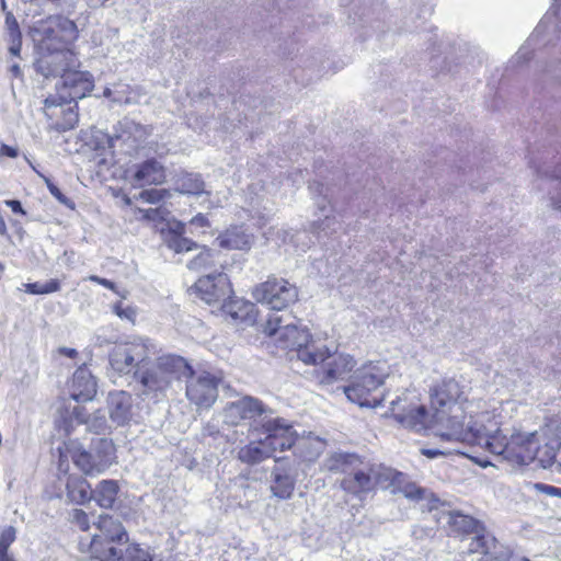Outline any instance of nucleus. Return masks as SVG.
<instances>
[{"mask_svg":"<svg viewBox=\"0 0 561 561\" xmlns=\"http://www.w3.org/2000/svg\"><path fill=\"white\" fill-rule=\"evenodd\" d=\"M35 69L38 73L48 77H62L71 68L79 66L76 54L67 47L51 50H39V57L35 61Z\"/></svg>","mask_w":561,"mask_h":561,"instance_id":"obj_14","label":"nucleus"},{"mask_svg":"<svg viewBox=\"0 0 561 561\" xmlns=\"http://www.w3.org/2000/svg\"><path fill=\"white\" fill-rule=\"evenodd\" d=\"M186 397L190 402L194 403L198 409H209L218 397V382L214 375L203 371L195 375L187 374Z\"/></svg>","mask_w":561,"mask_h":561,"instance_id":"obj_15","label":"nucleus"},{"mask_svg":"<svg viewBox=\"0 0 561 561\" xmlns=\"http://www.w3.org/2000/svg\"><path fill=\"white\" fill-rule=\"evenodd\" d=\"M265 436V444L271 449L272 456L276 451H285L296 446L297 449L305 448L309 440L298 437L293 426L284 419L275 417L265 420L262 424Z\"/></svg>","mask_w":561,"mask_h":561,"instance_id":"obj_12","label":"nucleus"},{"mask_svg":"<svg viewBox=\"0 0 561 561\" xmlns=\"http://www.w3.org/2000/svg\"><path fill=\"white\" fill-rule=\"evenodd\" d=\"M96 380L85 367L78 368L70 385V396L77 402L90 401L96 394Z\"/></svg>","mask_w":561,"mask_h":561,"instance_id":"obj_24","label":"nucleus"},{"mask_svg":"<svg viewBox=\"0 0 561 561\" xmlns=\"http://www.w3.org/2000/svg\"><path fill=\"white\" fill-rule=\"evenodd\" d=\"M374 466L370 461L358 459V465L351 469L350 473L341 481V488L357 497L367 494L375 488V480L373 477Z\"/></svg>","mask_w":561,"mask_h":561,"instance_id":"obj_20","label":"nucleus"},{"mask_svg":"<svg viewBox=\"0 0 561 561\" xmlns=\"http://www.w3.org/2000/svg\"><path fill=\"white\" fill-rule=\"evenodd\" d=\"M113 311L121 319H126V320H129V321H134L135 316H136L135 310L131 307H128V306L127 307H123L122 304H116L113 307Z\"/></svg>","mask_w":561,"mask_h":561,"instance_id":"obj_51","label":"nucleus"},{"mask_svg":"<svg viewBox=\"0 0 561 561\" xmlns=\"http://www.w3.org/2000/svg\"><path fill=\"white\" fill-rule=\"evenodd\" d=\"M300 461L297 458H276L271 472V492L280 500L293 496Z\"/></svg>","mask_w":561,"mask_h":561,"instance_id":"obj_13","label":"nucleus"},{"mask_svg":"<svg viewBox=\"0 0 561 561\" xmlns=\"http://www.w3.org/2000/svg\"><path fill=\"white\" fill-rule=\"evenodd\" d=\"M108 411L111 420L118 426L127 424L133 419V398L125 391L108 394Z\"/></svg>","mask_w":561,"mask_h":561,"instance_id":"obj_25","label":"nucleus"},{"mask_svg":"<svg viewBox=\"0 0 561 561\" xmlns=\"http://www.w3.org/2000/svg\"><path fill=\"white\" fill-rule=\"evenodd\" d=\"M218 245L228 250H247L251 244V236L241 226L227 229L216 239Z\"/></svg>","mask_w":561,"mask_h":561,"instance_id":"obj_29","label":"nucleus"},{"mask_svg":"<svg viewBox=\"0 0 561 561\" xmlns=\"http://www.w3.org/2000/svg\"><path fill=\"white\" fill-rule=\"evenodd\" d=\"M58 352H59L60 354H62V355H66V356L70 357V358H73V357H76V356L78 355L77 350H75V348H69V347H60V348L58 350Z\"/></svg>","mask_w":561,"mask_h":561,"instance_id":"obj_61","label":"nucleus"},{"mask_svg":"<svg viewBox=\"0 0 561 561\" xmlns=\"http://www.w3.org/2000/svg\"><path fill=\"white\" fill-rule=\"evenodd\" d=\"M150 135V129L130 119L118 123L116 134L110 138V146L115 148L117 144L126 153L136 151Z\"/></svg>","mask_w":561,"mask_h":561,"instance_id":"obj_19","label":"nucleus"},{"mask_svg":"<svg viewBox=\"0 0 561 561\" xmlns=\"http://www.w3.org/2000/svg\"><path fill=\"white\" fill-rule=\"evenodd\" d=\"M95 525L100 534L79 540V550L90 553V561H151L146 551L127 545L126 531L113 517L101 515Z\"/></svg>","mask_w":561,"mask_h":561,"instance_id":"obj_1","label":"nucleus"},{"mask_svg":"<svg viewBox=\"0 0 561 561\" xmlns=\"http://www.w3.org/2000/svg\"><path fill=\"white\" fill-rule=\"evenodd\" d=\"M543 176L552 184V191L549 192V205L552 209L561 211V169L551 172L545 171Z\"/></svg>","mask_w":561,"mask_h":561,"instance_id":"obj_40","label":"nucleus"},{"mask_svg":"<svg viewBox=\"0 0 561 561\" xmlns=\"http://www.w3.org/2000/svg\"><path fill=\"white\" fill-rule=\"evenodd\" d=\"M192 374V367L181 356L163 355L150 367L139 368L135 371V378L142 386V393L158 397L163 394L174 380Z\"/></svg>","mask_w":561,"mask_h":561,"instance_id":"obj_4","label":"nucleus"},{"mask_svg":"<svg viewBox=\"0 0 561 561\" xmlns=\"http://www.w3.org/2000/svg\"><path fill=\"white\" fill-rule=\"evenodd\" d=\"M447 523L457 533L472 534L473 537L491 535L480 522L459 512H449L447 514Z\"/></svg>","mask_w":561,"mask_h":561,"instance_id":"obj_27","label":"nucleus"},{"mask_svg":"<svg viewBox=\"0 0 561 561\" xmlns=\"http://www.w3.org/2000/svg\"><path fill=\"white\" fill-rule=\"evenodd\" d=\"M144 94L142 89L138 85L131 87L125 83H117L113 102L126 105L137 104Z\"/></svg>","mask_w":561,"mask_h":561,"instance_id":"obj_38","label":"nucleus"},{"mask_svg":"<svg viewBox=\"0 0 561 561\" xmlns=\"http://www.w3.org/2000/svg\"><path fill=\"white\" fill-rule=\"evenodd\" d=\"M270 457L273 456L270 447L265 444V438L259 442H251L238 451V459L249 465L259 463Z\"/></svg>","mask_w":561,"mask_h":561,"instance_id":"obj_31","label":"nucleus"},{"mask_svg":"<svg viewBox=\"0 0 561 561\" xmlns=\"http://www.w3.org/2000/svg\"><path fill=\"white\" fill-rule=\"evenodd\" d=\"M164 180V168L154 159L141 163L134 174V182L140 186L146 184H161Z\"/></svg>","mask_w":561,"mask_h":561,"instance_id":"obj_28","label":"nucleus"},{"mask_svg":"<svg viewBox=\"0 0 561 561\" xmlns=\"http://www.w3.org/2000/svg\"><path fill=\"white\" fill-rule=\"evenodd\" d=\"M61 457H70L76 466L85 474H99L108 469L115 461V446L105 437H96L91 442L90 449H84L78 440L69 439L59 448Z\"/></svg>","mask_w":561,"mask_h":561,"instance_id":"obj_5","label":"nucleus"},{"mask_svg":"<svg viewBox=\"0 0 561 561\" xmlns=\"http://www.w3.org/2000/svg\"><path fill=\"white\" fill-rule=\"evenodd\" d=\"M244 419H254L266 412L265 405L256 398L243 397L237 401Z\"/></svg>","mask_w":561,"mask_h":561,"instance_id":"obj_41","label":"nucleus"},{"mask_svg":"<svg viewBox=\"0 0 561 561\" xmlns=\"http://www.w3.org/2000/svg\"><path fill=\"white\" fill-rule=\"evenodd\" d=\"M89 280L91 282H94V283H98L111 290H115V284L113 282H111L110 279H106V278H102V277H99L96 275H91L89 277Z\"/></svg>","mask_w":561,"mask_h":561,"instance_id":"obj_54","label":"nucleus"},{"mask_svg":"<svg viewBox=\"0 0 561 561\" xmlns=\"http://www.w3.org/2000/svg\"><path fill=\"white\" fill-rule=\"evenodd\" d=\"M16 538V530L13 526H7L2 529L0 536V552L9 551V547Z\"/></svg>","mask_w":561,"mask_h":561,"instance_id":"obj_46","label":"nucleus"},{"mask_svg":"<svg viewBox=\"0 0 561 561\" xmlns=\"http://www.w3.org/2000/svg\"><path fill=\"white\" fill-rule=\"evenodd\" d=\"M469 543V552L482 553L480 561H508L511 553L507 549L499 546L496 539L492 535H480L471 537Z\"/></svg>","mask_w":561,"mask_h":561,"instance_id":"obj_22","label":"nucleus"},{"mask_svg":"<svg viewBox=\"0 0 561 561\" xmlns=\"http://www.w3.org/2000/svg\"><path fill=\"white\" fill-rule=\"evenodd\" d=\"M5 33L7 42L22 38L19 23L12 12L5 14Z\"/></svg>","mask_w":561,"mask_h":561,"instance_id":"obj_44","label":"nucleus"},{"mask_svg":"<svg viewBox=\"0 0 561 561\" xmlns=\"http://www.w3.org/2000/svg\"><path fill=\"white\" fill-rule=\"evenodd\" d=\"M26 291L32 295H44V288L39 282L26 284Z\"/></svg>","mask_w":561,"mask_h":561,"instance_id":"obj_56","label":"nucleus"},{"mask_svg":"<svg viewBox=\"0 0 561 561\" xmlns=\"http://www.w3.org/2000/svg\"><path fill=\"white\" fill-rule=\"evenodd\" d=\"M536 434H513L510 438L507 460L518 465H528L536 459Z\"/></svg>","mask_w":561,"mask_h":561,"instance_id":"obj_21","label":"nucleus"},{"mask_svg":"<svg viewBox=\"0 0 561 561\" xmlns=\"http://www.w3.org/2000/svg\"><path fill=\"white\" fill-rule=\"evenodd\" d=\"M67 497L70 502L83 504L91 499L90 485L87 480L79 477H70L66 483Z\"/></svg>","mask_w":561,"mask_h":561,"instance_id":"obj_34","label":"nucleus"},{"mask_svg":"<svg viewBox=\"0 0 561 561\" xmlns=\"http://www.w3.org/2000/svg\"><path fill=\"white\" fill-rule=\"evenodd\" d=\"M118 492V485L114 480H103L99 483L94 491L96 503L104 508L113 506Z\"/></svg>","mask_w":561,"mask_h":561,"instance_id":"obj_35","label":"nucleus"},{"mask_svg":"<svg viewBox=\"0 0 561 561\" xmlns=\"http://www.w3.org/2000/svg\"><path fill=\"white\" fill-rule=\"evenodd\" d=\"M47 182V187L50 192V194L57 199L59 201L61 204L68 206V207H72V203L69 198H67L62 193L61 191L55 185L53 184L51 182L49 181H46Z\"/></svg>","mask_w":561,"mask_h":561,"instance_id":"obj_52","label":"nucleus"},{"mask_svg":"<svg viewBox=\"0 0 561 561\" xmlns=\"http://www.w3.org/2000/svg\"><path fill=\"white\" fill-rule=\"evenodd\" d=\"M154 354V346L141 337L116 344L110 353V364L119 374H129L142 368L144 363Z\"/></svg>","mask_w":561,"mask_h":561,"instance_id":"obj_9","label":"nucleus"},{"mask_svg":"<svg viewBox=\"0 0 561 561\" xmlns=\"http://www.w3.org/2000/svg\"><path fill=\"white\" fill-rule=\"evenodd\" d=\"M70 519L78 525L81 530L87 531L89 529V517L84 511L79 508L73 510L70 513Z\"/></svg>","mask_w":561,"mask_h":561,"instance_id":"obj_48","label":"nucleus"},{"mask_svg":"<svg viewBox=\"0 0 561 561\" xmlns=\"http://www.w3.org/2000/svg\"><path fill=\"white\" fill-rule=\"evenodd\" d=\"M190 224L192 226L201 227V228L208 227V225H209L208 219L202 214H198L195 217H193L191 219Z\"/></svg>","mask_w":561,"mask_h":561,"instance_id":"obj_57","label":"nucleus"},{"mask_svg":"<svg viewBox=\"0 0 561 561\" xmlns=\"http://www.w3.org/2000/svg\"><path fill=\"white\" fill-rule=\"evenodd\" d=\"M388 376L389 368L385 362L365 363L352 374L343 391L350 401L359 407L377 408L383 398H379L375 392Z\"/></svg>","mask_w":561,"mask_h":561,"instance_id":"obj_3","label":"nucleus"},{"mask_svg":"<svg viewBox=\"0 0 561 561\" xmlns=\"http://www.w3.org/2000/svg\"><path fill=\"white\" fill-rule=\"evenodd\" d=\"M0 561H14L8 551L0 552Z\"/></svg>","mask_w":561,"mask_h":561,"instance_id":"obj_64","label":"nucleus"},{"mask_svg":"<svg viewBox=\"0 0 561 561\" xmlns=\"http://www.w3.org/2000/svg\"><path fill=\"white\" fill-rule=\"evenodd\" d=\"M290 314L271 312L263 325V332L275 337L278 347L288 350L290 358L296 356L306 365H318L330 358L329 348L312 339L307 330L299 329Z\"/></svg>","mask_w":561,"mask_h":561,"instance_id":"obj_2","label":"nucleus"},{"mask_svg":"<svg viewBox=\"0 0 561 561\" xmlns=\"http://www.w3.org/2000/svg\"><path fill=\"white\" fill-rule=\"evenodd\" d=\"M201 300L208 305H222L232 294L228 276L225 273L209 274L199 277L192 287Z\"/></svg>","mask_w":561,"mask_h":561,"instance_id":"obj_16","label":"nucleus"},{"mask_svg":"<svg viewBox=\"0 0 561 561\" xmlns=\"http://www.w3.org/2000/svg\"><path fill=\"white\" fill-rule=\"evenodd\" d=\"M536 488L538 490L545 491L548 494H558V493L561 492V489H557V488L550 486V485H545V484H541V483H537Z\"/></svg>","mask_w":561,"mask_h":561,"instance_id":"obj_59","label":"nucleus"},{"mask_svg":"<svg viewBox=\"0 0 561 561\" xmlns=\"http://www.w3.org/2000/svg\"><path fill=\"white\" fill-rule=\"evenodd\" d=\"M359 457L355 454L335 453L324 461V468L331 472H342L347 476L354 466L358 465Z\"/></svg>","mask_w":561,"mask_h":561,"instance_id":"obj_33","label":"nucleus"},{"mask_svg":"<svg viewBox=\"0 0 561 561\" xmlns=\"http://www.w3.org/2000/svg\"><path fill=\"white\" fill-rule=\"evenodd\" d=\"M545 434L553 435L551 439H559L561 442V417H552L546 424Z\"/></svg>","mask_w":561,"mask_h":561,"instance_id":"obj_49","label":"nucleus"},{"mask_svg":"<svg viewBox=\"0 0 561 561\" xmlns=\"http://www.w3.org/2000/svg\"><path fill=\"white\" fill-rule=\"evenodd\" d=\"M110 0H87L88 4L90 7H101L104 5Z\"/></svg>","mask_w":561,"mask_h":561,"instance_id":"obj_63","label":"nucleus"},{"mask_svg":"<svg viewBox=\"0 0 561 561\" xmlns=\"http://www.w3.org/2000/svg\"><path fill=\"white\" fill-rule=\"evenodd\" d=\"M221 309L234 321L247 325H253L256 322L257 310L255 305L250 301L230 297L221 305Z\"/></svg>","mask_w":561,"mask_h":561,"instance_id":"obj_26","label":"nucleus"},{"mask_svg":"<svg viewBox=\"0 0 561 561\" xmlns=\"http://www.w3.org/2000/svg\"><path fill=\"white\" fill-rule=\"evenodd\" d=\"M44 294H50L60 289V284L57 279H49L48 282L42 283Z\"/></svg>","mask_w":561,"mask_h":561,"instance_id":"obj_53","label":"nucleus"},{"mask_svg":"<svg viewBox=\"0 0 561 561\" xmlns=\"http://www.w3.org/2000/svg\"><path fill=\"white\" fill-rule=\"evenodd\" d=\"M453 453H460L457 448H422L421 454L425 457L433 459L438 456H447Z\"/></svg>","mask_w":561,"mask_h":561,"instance_id":"obj_50","label":"nucleus"},{"mask_svg":"<svg viewBox=\"0 0 561 561\" xmlns=\"http://www.w3.org/2000/svg\"><path fill=\"white\" fill-rule=\"evenodd\" d=\"M419 401V396L414 391L405 390L390 401L392 416L404 427L415 431L431 428L430 412Z\"/></svg>","mask_w":561,"mask_h":561,"instance_id":"obj_10","label":"nucleus"},{"mask_svg":"<svg viewBox=\"0 0 561 561\" xmlns=\"http://www.w3.org/2000/svg\"><path fill=\"white\" fill-rule=\"evenodd\" d=\"M481 437L484 440L481 445L482 447L486 448L492 454L502 455L505 459H507L510 439L501 435L497 426L496 432L490 433L488 436L484 435Z\"/></svg>","mask_w":561,"mask_h":561,"instance_id":"obj_39","label":"nucleus"},{"mask_svg":"<svg viewBox=\"0 0 561 561\" xmlns=\"http://www.w3.org/2000/svg\"><path fill=\"white\" fill-rule=\"evenodd\" d=\"M10 71L13 73L14 77H21L22 76V70H21V68H20V66L18 64H13L10 67Z\"/></svg>","mask_w":561,"mask_h":561,"instance_id":"obj_62","label":"nucleus"},{"mask_svg":"<svg viewBox=\"0 0 561 561\" xmlns=\"http://www.w3.org/2000/svg\"><path fill=\"white\" fill-rule=\"evenodd\" d=\"M30 33L38 50H51L72 43L78 37V27L68 18L55 15L35 22Z\"/></svg>","mask_w":561,"mask_h":561,"instance_id":"obj_7","label":"nucleus"},{"mask_svg":"<svg viewBox=\"0 0 561 561\" xmlns=\"http://www.w3.org/2000/svg\"><path fill=\"white\" fill-rule=\"evenodd\" d=\"M165 195H168L165 190L150 188L140 192L139 198L144 202L154 204L162 201Z\"/></svg>","mask_w":561,"mask_h":561,"instance_id":"obj_47","label":"nucleus"},{"mask_svg":"<svg viewBox=\"0 0 561 561\" xmlns=\"http://www.w3.org/2000/svg\"><path fill=\"white\" fill-rule=\"evenodd\" d=\"M93 77L88 71L71 68L62 75L57 85L58 98L61 103H71L85 98L93 89Z\"/></svg>","mask_w":561,"mask_h":561,"instance_id":"obj_17","label":"nucleus"},{"mask_svg":"<svg viewBox=\"0 0 561 561\" xmlns=\"http://www.w3.org/2000/svg\"><path fill=\"white\" fill-rule=\"evenodd\" d=\"M561 447L559 439H550L543 446H539L536 440V459L542 468H550L557 457V451Z\"/></svg>","mask_w":561,"mask_h":561,"instance_id":"obj_37","label":"nucleus"},{"mask_svg":"<svg viewBox=\"0 0 561 561\" xmlns=\"http://www.w3.org/2000/svg\"><path fill=\"white\" fill-rule=\"evenodd\" d=\"M0 156H5V157H9V158H16L18 157V149L2 144L1 147H0Z\"/></svg>","mask_w":561,"mask_h":561,"instance_id":"obj_58","label":"nucleus"},{"mask_svg":"<svg viewBox=\"0 0 561 561\" xmlns=\"http://www.w3.org/2000/svg\"><path fill=\"white\" fill-rule=\"evenodd\" d=\"M460 396L459 383L454 379L443 380L431 391V428L446 430L455 420L465 419L463 409L457 403Z\"/></svg>","mask_w":561,"mask_h":561,"instance_id":"obj_6","label":"nucleus"},{"mask_svg":"<svg viewBox=\"0 0 561 561\" xmlns=\"http://www.w3.org/2000/svg\"><path fill=\"white\" fill-rule=\"evenodd\" d=\"M354 366L355 360L351 355L336 354L325 364L320 382L330 385L340 380H350Z\"/></svg>","mask_w":561,"mask_h":561,"instance_id":"obj_23","label":"nucleus"},{"mask_svg":"<svg viewBox=\"0 0 561 561\" xmlns=\"http://www.w3.org/2000/svg\"><path fill=\"white\" fill-rule=\"evenodd\" d=\"M55 423L57 428L64 432L65 436L70 435L76 425L85 424L88 431L96 434L103 433L107 428L104 415L87 417L84 409L79 405H75L71 409L65 408L59 410V415Z\"/></svg>","mask_w":561,"mask_h":561,"instance_id":"obj_18","label":"nucleus"},{"mask_svg":"<svg viewBox=\"0 0 561 561\" xmlns=\"http://www.w3.org/2000/svg\"><path fill=\"white\" fill-rule=\"evenodd\" d=\"M215 265V253L206 247H202L198 254L187 263V268L199 272Z\"/></svg>","mask_w":561,"mask_h":561,"instance_id":"obj_42","label":"nucleus"},{"mask_svg":"<svg viewBox=\"0 0 561 561\" xmlns=\"http://www.w3.org/2000/svg\"><path fill=\"white\" fill-rule=\"evenodd\" d=\"M5 204L11 207V209L14 211V213H24L23 209H22V205L19 201H14V199H10V201H5Z\"/></svg>","mask_w":561,"mask_h":561,"instance_id":"obj_60","label":"nucleus"},{"mask_svg":"<svg viewBox=\"0 0 561 561\" xmlns=\"http://www.w3.org/2000/svg\"><path fill=\"white\" fill-rule=\"evenodd\" d=\"M374 472L373 477L375 480V486L378 485L381 489H388L404 482V476L401 472L393 470L392 468L385 467L380 463H373Z\"/></svg>","mask_w":561,"mask_h":561,"instance_id":"obj_32","label":"nucleus"},{"mask_svg":"<svg viewBox=\"0 0 561 561\" xmlns=\"http://www.w3.org/2000/svg\"><path fill=\"white\" fill-rule=\"evenodd\" d=\"M184 226L181 222L174 224L170 229L164 232V243L175 253L190 252L198 249V244L193 240L183 236Z\"/></svg>","mask_w":561,"mask_h":561,"instance_id":"obj_30","label":"nucleus"},{"mask_svg":"<svg viewBox=\"0 0 561 561\" xmlns=\"http://www.w3.org/2000/svg\"><path fill=\"white\" fill-rule=\"evenodd\" d=\"M496 423L489 412H483L477 420L469 422L467 427L463 426V419H458L447 425L446 430L439 428L434 433L442 442L468 443L481 446L484 442L481 436H488L490 433L496 432Z\"/></svg>","mask_w":561,"mask_h":561,"instance_id":"obj_8","label":"nucleus"},{"mask_svg":"<svg viewBox=\"0 0 561 561\" xmlns=\"http://www.w3.org/2000/svg\"><path fill=\"white\" fill-rule=\"evenodd\" d=\"M253 298L266 305L272 310H283L296 302L298 289L285 278L268 277L256 285L252 291Z\"/></svg>","mask_w":561,"mask_h":561,"instance_id":"obj_11","label":"nucleus"},{"mask_svg":"<svg viewBox=\"0 0 561 561\" xmlns=\"http://www.w3.org/2000/svg\"><path fill=\"white\" fill-rule=\"evenodd\" d=\"M393 492H400L405 497L410 500H419L422 499L424 490L415 485L414 483H401L397 485L396 489L392 490Z\"/></svg>","mask_w":561,"mask_h":561,"instance_id":"obj_45","label":"nucleus"},{"mask_svg":"<svg viewBox=\"0 0 561 561\" xmlns=\"http://www.w3.org/2000/svg\"><path fill=\"white\" fill-rule=\"evenodd\" d=\"M224 422L229 425H237L241 420H245L238 402H231L222 411Z\"/></svg>","mask_w":561,"mask_h":561,"instance_id":"obj_43","label":"nucleus"},{"mask_svg":"<svg viewBox=\"0 0 561 561\" xmlns=\"http://www.w3.org/2000/svg\"><path fill=\"white\" fill-rule=\"evenodd\" d=\"M204 187L205 183L198 174L186 173L180 175L176 180V190L182 194L198 195L206 193L209 195V192H204Z\"/></svg>","mask_w":561,"mask_h":561,"instance_id":"obj_36","label":"nucleus"},{"mask_svg":"<svg viewBox=\"0 0 561 561\" xmlns=\"http://www.w3.org/2000/svg\"><path fill=\"white\" fill-rule=\"evenodd\" d=\"M9 45V53L13 56L19 57L21 53L22 47V38L16 41H8Z\"/></svg>","mask_w":561,"mask_h":561,"instance_id":"obj_55","label":"nucleus"}]
</instances>
